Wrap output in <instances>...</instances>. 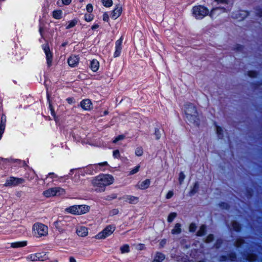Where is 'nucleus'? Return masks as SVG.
Returning <instances> with one entry per match:
<instances>
[{"label": "nucleus", "mask_w": 262, "mask_h": 262, "mask_svg": "<svg viewBox=\"0 0 262 262\" xmlns=\"http://www.w3.org/2000/svg\"><path fill=\"white\" fill-rule=\"evenodd\" d=\"M225 11V8L220 7L213 8L210 13L208 9L203 6H196L192 8V13L196 19H202L207 15H209L211 17L213 18L220 13Z\"/></svg>", "instance_id": "nucleus-1"}, {"label": "nucleus", "mask_w": 262, "mask_h": 262, "mask_svg": "<svg viewBox=\"0 0 262 262\" xmlns=\"http://www.w3.org/2000/svg\"><path fill=\"white\" fill-rule=\"evenodd\" d=\"M114 177L108 174H101L95 177L92 180V183L97 192L105 191L106 187L113 184Z\"/></svg>", "instance_id": "nucleus-2"}, {"label": "nucleus", "mask_w": 262, "mask_h": 262, "mask_svg": "<svg viewBox=\"0 0 262 262\" xmlns=\"http://www.w3.org/2000/svg\"><path fill=\"white\" fill-rule=\"evenodd\" d=\"M185 112L187 120L196 126L200 124V120L195 106L192 103H188L185 105Z\"/></svg>", "instance_id": "nucleus-3"}, {"label": "nucleus", "mask_w": 262, "mask_h": 262, "mask_svg": "<svg viewBox=\"0 0 262 262\" xmlns=\"http://www.w3.org/2000/svg\"><path fill=\"white\" fill-rule=\"evenodd\" d=\"M90 207L85 205H73L67 208L66 212L75 215H80L89 212Z\"/></svg>", "instance_id": "nucleus-4"}, {"label": "nucleus", "mask_w": 262, "mask_h": 262, "mask_svg": "<svg viewBox=\"0 0 262 262\" xmlns=\"http://www.w3.org/2000/svg\"><path fill=\"white\" fill-rule=\"evenodd\" d=\"M32 229L34 235L38 237L46 236L48 233V227L40 223H35Z\"/></svg>", "instance_id": "nucleus-5"}, {"label": "nucleus", "mask_w": 262, "mask_h": 262, "mask_svg": "<svg viewBox=\"0 0 262 262\" xmlns=\"http://www.w3.org/2000/svg\"><path fill=\"white\" fill-rule=\"evenodd\" d=\"M53 225L59 233H63L68 230V227L70 223H68V222L60 217L54 222Z\"/></svg>", "instance_id": "nucleus-6"}, {"label": "nucleus", "mask_w": 262, "mask_h": 262, "mask_svg": "<svg viewBox=\"0 0 262 262\" xmlns=\"http://www.w3.org/2000/svg\"><path fill=\"white\" fill-rule=\"evenodd\" d=\"M65 193L64 189L61 187H53L43 191V194L47 198H50L55 195H59Z\"/></svg>", "instance_id": "nucleus-7"}, {"label": "nucleus", "mask_w": 262, "mask_h": 262, "mask_svg": "<svg viewBox=\"0 0 262 262\" xmlns=\"http://www.w3.org/2000/svg\"><path fill=\"white\" fill-rule=\"evenodd\" d=\"M115 227L113 225L107 226L101 232L96 236L97 239H103L111 235L115 231Z\"/></svg>", "instance_id": "nucleus-8"}, {"label": "nucleus", "mask_w": 262, "mask_h": 262, "mask_svg": "<svg viewBox=\"0 0 262 262\" xmlns=\"http://www.w3.org/2000/svg\"><path fill=\"white\" fill-rule=\"evenodd\" d=\"M24 182L25 180L23 178L10 177L9 179L6 180L4 186L6 187H15Z\"/></svg>", "instance_id": "nucleus-9"}, {"label": "nucleus", "mask_w": 262, "mask_h": 262, "mask_svg": "<svg viewBox=\"0 0 262 262\" xmlns=\"http://www.w3.org/2000/svg\"><path fill=\"white\" fill-rule=\"evenodd\" d=\"M42 49L46 54V57L47 59V63L48 67H50L52 65L53 60V53L51 52L49 47L48 45H43Z\"/></svg>", "instance_id": "nucleus-10"}, {"label": "nucleus", "mask_w": 262, "mask_h": 262, "mask_svg": "<svg viewBox=\"0 0 262 262\" xmlns=\"http://www.w3.org/2000/svg\"><path fill=\"white\" fill-rule=\"evenodd\" d=\"M123 37L121 36L115 42V51L114 53V57H117L120 55L122 51V43Z\"/></svg>", "instance_id": "nucleus-11"}, {"label": "nucleus", "mask_w": 262, "mask_h": 262, "mask_svg": "<svg viewBox=\"0 0 262 262\" xmlns=\"http://www.w3.org/2000/svg\"><path fill=\"white\" fill-rule=\"evenodd\" d=\"M248 14L249 13L247 11L240 10L233 13L232 14V17L239 20H242L246 18Z\"/></svg>", "instance_id": "nucleus-12"}, {"label": "nucleus", "mask_w": 262, "mask_h": 262, "mask_svg": "<svg viewBox=\"0 0 262 262\" xmlns=\"http://www.w3.org/2000/svg\"><path fill=\"white\" fill-rule=\"evenodd\" d=\"M81 107L84 110L90 111L92 108V103L89 99L82 100L80 102Z\"/></svg>", "instance_id": "nucleus-13"}, {"label": "nucleus", "mask_w": 262, "mask_h": 262, "mask_svg": "<svg viewBox=\"0 0 262 262\" xmlns=\"http://www.w3.org/2000/svg\"><path fill=\"white\" fill-rule=\"evenodd\" d=\"M79 58L78 56H71L68 59V63L71 67H75L77 66L79 63Z\"/></svg>", "instance_id": "nucleus-14"}, {"label": "nucleus", "mask_w": 262, "mask_h": 262, "mask_svg": "<svg viewBox=\"0 0 262 262\" xmlns=\"http://www.w3.org/2000/svg\"><path fill=\"white\" fill-rule=\"evenodd\" d=\"M121 199H123L126 202H128L130 204H135L139 201V198L138 197L130 195H124L122 198L119 199V200Z\"/></svg>", "instance_id": "nucleus-15"}, {"label": "nucleus", "mask_w": 262, "mask_h": 262, "mask_svg": "<svg viewBox=\"0 0 262 262\" xmlns=\"http://www.w3.org/2000/svg\"><path fill=\"white\" fill-rule=\"evenodd\" d=\"M122 7L120 5H118L116 6L115 9L113 11L111 14V18L116 19H117L121 14Z\"/></svg>", "instance_id": "nucleus-16"}, {"label": "nucleus", "mask_w": 262, "mask_h": 262, "mask_svg": "<svg viewBox=\"0 0 262 262\" xmlns=\"http://www.w3.org/2000/svg\"><path fill=\"white\" fill-rule=\"evenodd\" d=\"M76 233L79 236H85L88 233V228L84 226H80L77 229Z\"/></svg>", "instance_id": "nucleus-17"}, {"label": "nucleus", "mask_w": 262, "mask_h": 262, "mask_svg": "<svg viewBox=\"0 0 262 262\" xmlns=\"http://www.w3.org/2000/svg\"><path fill=\"white\" fill-rule=\"evenodd\" d=\"M27 258L31 261L40 260H42V256H41V253H37L29 255Z\"/></svg>", "instance_id": "nucleus-18"}, {"label": "nucleus", "mask_w": 262, "mask_h": 262, "mask_svg": "<svg viewBox=\"0 0 262 262\" xmlns=\"http://www.w3.org/2000/svg\"><path fill=\"white\" fill-rule=\"evenodd\" d=\"M150 184V180L146 179L138 184V188L142 190H144L149 187Z\"/></svg>", "instance_id": "nucleus-19"}, {"label": "nucleus", "mask_w": 262, "mask_h": 262, "mask_svg": "<svg viewBox=\"0 0 262 262\" xmlns=\"http://www.w3.org/2000/svg\"><path fill=\"white\" fill-rule=\"evenodd\" d=\"M27 245V241H19L16 242L14 243H12L11 244V247L13 248H20L24 247Z\"/></svg>", "instance_id": "nucleus-20"}, {"label": "nucleus", "mask_w": 262, "mask_h": 262, "mask_svg": "<svg viewBox=\"0 0 262 262\" xmlns=\"http://www.w3.org/2000/svg\"><path fill=\"white\" fill-rule=\"evenodd\" d=\"M90 68L93 72L98 71L99 68V62L96 59L92 60L90 62Z\"/></svg>", "instance_id": "nucleus-21"}, {"label": "nucleus", "mask_w": 262, "mask_h": 262, "mask_svg": "<svg viewBox=\"0 0 262 262\" xmlns=\"http://www.w3.org/2000/svg\"><path fill=\"white\" fill-rule=\"evenodd\" d=\"M49 177H50V178H51L52 179H53V178H58V181L59 182H61L63 178H67V179H68V175L64 176V177H58V176L57 174H56L55 173H54V172H50V173H48V175L46 176V177L45 179L46 180Z\"/></svg>", "instance_id": "nucleus-22"}, {"label": "nucleus", "mask_w": 262, "mask_h": 262, "mask_svg": "<svg viewBox=\"0 0 262 262\" xmlns=\"http://www.w3.org/2000/svg\"><path fill=\"white\" fill-rule=\"evenodd\" d=\"M165 258V255L160 252H157L152 262H162Z\"/></svg>", "instance_id": "nucleus-23"}, {"label": "nucleus", "mask_w": 262, "mask_h": 262, "mask_svg": "<svg viewBox=\"0 0 262 262\" xmlns=\"http://www.w3.org/2000/svg\"><path fill=\"white\" fill-rule=\"evenodd\" d=\"M182 232L181 225L180 223H177L173 229L171 230V233L172 234H179Z\"/></svg>", "instance_id": "nucleus-24"}, {"label": "nucleus", "mask_w": 262, "mask_h": 262, "mask_svg": "<svg viewBox=\"0 0 262 262\" xmlns=\"http://www.w3.org/2000/svg\"><path fill=\"white\" fill-rule=\"evenodd\" d=\"M62 13L61 10H54L52 12V16L56 19H60L62 17Z\"/></svg>", "instance_id": "nucleus-25"}, {"label": "nucleus", "mask_w": 262, "mask_h": 262, "mask_svg": "<svg viewBox=\"0 0 262 262\" xmlns=\"http://www.w3.org/2000/svg\"><path fill=\"white\" fill-rule=\"evenodd\" d=\"M199 188V184L198 182H196L192 187V188L191 189L190 192H189V196H193L198 191Z\"/></svg>", "instance_id": "nucleus-26"}, {"label": "nucleus", "mask_w": 262, "mask_h": 262, "mask_svg": "<svg viewBox=\"0 0 262 262\" xmlns=\"http://www.w3.org/2000/svg\"><path fill=\"white\" fill-rule=\"evenodd\" d=\"M206 233V226L204 225H202L199 230L196 232V235L198 236H201Z\"/></svg>", "instance_id": "nucleus-27"}, {"label": "nucleus", "mask_w": 262, "mask_h": 262, "mask_svg": "<svg viewBox=\"0 0 262 262\" xmlns=\"http://www.w3.org/2000/svg\"><path fill=\"white\" fill-rule=\"evenodd\" d=\"M68 25L66 27L67 29H69L75 26L78 23V20L77 19H74L70 21H69Z\"/></svg>", "instance_id": "nucleus-28"}, {"label": "nucleus", "mask_w": 262, "mask_h": 262, "mask_svg": "<svg viewBox=\"0 0 262 262\" xmlns=\"http://www.w3.org/2000/svg\"><path fill=\"white\" fill-rule=\"evenodd\" d=\"M232 226L234 230L235 231H239L241 229L240 224L237 222L233 221L232 223Z\"/></svg>", "instance_id": "nucleus-29"}, {"label": "nucleus", "mask_w": 262, "mask_h": 262, "mask_svg": "<svg viewBox=\"0 0 262 262\" xmlns=\"http://www.w3.org/2000/svg\"><path fill=\"white\" fill-rule=\"evenodd\" d=\"M120 251L121 253H128L130 251L129 249V246L127 245H124L122 247H120Z\"/></svg>", "instance_id": "nucleus-30"}, {"label": "nucleus", "mask_w": 262, "mask_h": 262, "mask_svg": "<svg viewBox=\"0 0 262 262\" xmlns=\"http://www.w3.org/2000/svg\"><path fill=\"white\" fill-rule=\"evenodd\" d=\"M215 126H216V134H217L219 138L220 139H222L223 137V129L221 127L217 126L216 124H215Z\"/></svg>", "instance_id": "nucleus-31"}, {"label": "nucleus", "mask_w": 262, "mask_h": 262, "mask_svg": "<svg viewBox=\"0 0 262 262\" xmlns=\"http://www.w3.org/2000/svg\"><path fill=\"white\" fill-rule=\"evenodd\" d=\"M177 213L175 212L170 213L168 216V218H167L168 222L171 223L173 221L174 218L177 216Z\"/></svg>", "instance_id": "nucleus-32"}, {"label": "nucleus", "mask_w": 262, "mask_h": 262, "mask_svg": "<svg viewBox=\"0 0 262 262\" xmlns=\"http://www.w3.org/2000/svg\"><path fill=\"white\" fill-rule=\"evenodd\" d=\"M102 3L106 7H110L113 5L112 0H102Z\"/></svg>", "instance_id": "nucleus-33"}, {"label": "nucleus", "mask_w": 262, "mask_h": 262, "mask_svg": "<svg viewBox=\"0 0 262 262\" xmlns=\"http://www.w3.org/2000/svg\"><path fill=\"white\" fill-rule=\"evenodd\" d=\"M117 197V195L116 193H112L110 195H106L104 197V200L106 201H111L112 200L116 199Z\"/></svg>", "instance_id": "nucleus-34"}, {"label": "nucleus", "mask_w": 262, "mask_h": 262, "mask_svg": "<svg viewBox=\"0 0 262 262\" xmlns=\"http://www.w3.org/2000/svg\"><path fill=\"white\" fill-rule=\"evenodd\" d=\"M244 243L245 242L244 239L242 238H238L235 242V246L237 248H239L242 247V246L244 244Z\"/></svg>", "instance_id": "nucleus-35"}, {"label": "nucleus", "mask_w": 262, "mask_h": 262, "mask_svg": "<svg viewBox=\"0 0 262 262\" xmlns=\"http://www.w3.org/2000/svg\"><path fill=\"white\" fill-rule=\"evenodd\" d=\"M231 261H235L236 259V255L234 252H231L227 255V258Z\"/></svg>", "instance_id": "nucleus-36"}, {"label": "nucleus", "mask_w": 262, "mask_h": 262, "mask_svg": "<svg viewBox=\"0 0 262 262\" xmlns=\"http://www.w3.org/2000/svg\"><path fill=\"white\" fill-rule=\"evenodd\" d=\"M94 18V16L92 14H86L84 15V20L88 22L92 21Z\"/></svg>", "instance_id": "nucleus-37"}, {"label": "nucleus", "mask_w": 262, "mask_h": 262, "mask_svg": "<svg viewBox=\"0 0 262 262\" xmlns=\"http://www.w3.org/2000/svg\"><path fill=\"white\" fill-rule=\"evenodd\" d=\"M247 259L250 261H254L257 259V256L254 254H249L247 256Z\"/></svg>", "instance_id": "nucleus-38"}, {"label": "nucleus", "mask_w": 262, "mask_h": 262, "mask_svg": "<svg viewBox=\"0 0 262 262\" xmlns=\"http://www.w3.org/2000/svg\"><path fill=\"white\" fill-rule=\"evenodd\" d=\"M140 167V165L136 166L132 170L130 171L129 174L133 175L138 172L139 170Z\"/></svg>", "instance_id": "nucleus-39"}, {"label": "nucleus", "mask_w": 262, "mask_h": 262, "mask_svg": "<svg viewBox=\"0 0 262 262\" xmlns=\"http://www.w3.org/2000/svg\"><path fill=\"white\" fill-rule=\"evenodd\" d=\"M196 229V226L194 223H191L189 225V230L191 232H194Z\"/></svg>", "instance_id": "nucleus-40"}, {"label": "nucleus", "mask_w": 262, "mask_h": 262, "mask_svg": "<svg viewBox=\"0 0 262 262\" xmlns=\"http://www.w3.org/2000/svg\"><path fill=\"white\" fill-rule=\"evenodd\" d=\"M143 149L141 147H138L135 151L136 155L137 156H141L143 155Z\"/></svg>", "instance_id": "nucleus-41"}, {"label": "nucleus", "mask_w": 262, "mask_h": 262, "mask_svg": "<svg viewBox=\"0 0 262 262\" xmlns=\"http://www.w3.org/2000/svg\"><path fill=\"white\" fill-rule=\"evenodd\" d=\"M185 178V176L184 173L183 172H181L179 174V181L180 184H181L183 183Z\"/></svg>", "instance_id": "nucleus-42"}, {"label": "nucleus", "mask_w": 262, "mask_h": 262, "mask_svg": "<svg viewBox=\"0 0 262 262\" xmlns=\"http://www.w3.org/2000/svg\"><path fill=\"white\" fill-rule=\"evenodd\" d=\"M213 239H214L213 235L212 234H209L206 237V242L208 243H210L213 241Z\"/></svg>", "instance_id": "nucleus-43"}, {"label": "nucleus", "mask_w": 262, "mask_h": 262, "mask_svg": "<svg viewBox=\"0 0 262 262\" xmlns=\"http://www.w3.org/2000/svg\"><path fill=\"white\" fill-rule=\"evenodd\" d=\"M155 135L156 136V139L159 140L161 137V133L158 128H156L155 129Z\"/></svg>", "instance_id": "nucleus-44"}, {"label": "nucleus", "mask_w": 262, "mask_h": 262, "mask_svg": "<svg viewBox=\"0 0 262 262\" xmlns=\"http://www.w3.org/2000/svg\"><path fill=\"white\" fill-rule=\"evenodd\" d=\"M124 138V136L123 135H119L115 138L113 141V143H116L118 141L123 140Z\"/></svg>", "instance_id": "nucleus-45"}, {"label": "nucleus", "mask_w": 262, "mask_h": 262, "mask_svg": "<svg viewBox=\"0 0 262 262\" xmlns=\"http://www.w3.org/2000/svg\"><path fill=\"white\" fill-rule=\"evenodd\" d=\"M257 73L254 71H250L248 72V76L252 78H255L257 76Z\"/></svg>", "instance_id": "nucleus-46"}, {"label": "nucleus", "mask_w": 262, "mask_h": 262, "mask_svg": "<svg viewBox=\"0 0 262 262\" xmlns=\"http://www.w3.org/2000/svg\"><path fill=\"white\" fill-rule=\"evenodd\" d=\"M222 244V240L221 239H218L214 244V247L218 249L219 248Z\"/></svg>", "instance_id": "nucleus-47"}, {"label": "nucleus", "mask_w": 262, "mask_h": 262, "mask_svg": "<svg viewBox=\"0 0 262 262\" xmlns=\"http://www.w3.org/2000/svg\"><path fill=\"white\" fill-rule=\"evenodd\" d=\"M220 206L224 209H228L229 208V206L227 203L222 202L219 204Z\"/></svg>", "instance_id": "nucleus-48"}, {"label": "nucleus", "mask_w": 262, "mask_h": 262, "mask_svg": "<svg viewBox=\"0 0 262 262\" xmlns=\"http://www.w3.org/2000/svg\"><path fill=\"white\" fill-rule=\"evenodd\" d=\"M6 116L3 114L1 117V121L0 124L6 125Z\"/></svg>", "instance_id": "nucleus-49"}, {"label": "nucleus", "mask_w": 262, "mask_h": 262, "mask_svg": "<svg viewBox=\"0 0 262 262\" xmlns=\"http://www.w3.org/2000/svg\"><path fill=\"white\" fill-rule=\"evenodd\" d=\"M217 4H228V0H214Z\"/></svg>", "instance_id": "nucleus-50"}, {"label": "nucleus", "mask_w": 262, "mask_h": 262, "mask_svg": "<svg viewBox=\"0 0 262 262\" xmlns=\"http://www.w3.org/2000/svg\"><path fill=\"white\" fill-rule=\"evenodd\" d=\"M86 10L89 13H91L93 11V7L92 4H89L86 6Z\"/></svg>", "instance_id": "nucleus-51"}, {"label": "nucleus", "mask_w": 262, "mask_h": 262, "mask_svg": "<svg viewBox=\"0 0 262 262\" xmlns=\"http://www.w3.org/2000/svg\"><path fill=\"white\" fill-rule=\"evenodd\" d=\"M120 156V152L118 149L113 151V157L115 158H118Z\"/></svg>", "instance_id": "nucleus-52"}, {"label": "nucleus", "mask_w": 262, "mask_h": 262, "mask_svg": "<svg viewBox=\"0 0 262 262\" xmlns=\"http://www.w3.org/2000/svg\"><path fill=\"white\" fill-rule=\"evenodd\" d=\"M103 20L106 22H108L109 20V16L106 12H105L103 15Z\"/></svg>", "instance_id": "nucleus-53"}, {"label": "nucleus", "mask_w": 262, "mask_h": 262, "mask_svg": "<svg viewBox=\"0 0 262 262\" xmlns=\"http://www.w3.org/2000/svg\"><path fill=\"white\" fill-rule=\"evenodd\" d=\"M173 195V192L172 191H169L167 193L166 198L167 199H170L172 196Z\"/></svg>", "instance_id": "nucleus-54"}, {"label": "nucleus", "mask_w": 262, "mask_h": 262, "mask_svg": "<svg viewBox=\"0 0 262 262\" xmlns=\"http://www.w3.org/2000/svg\"><path fill=\"white\" fill-rule=\"evenodd\" d=\"M244 47L240 45H237L235 48V50L237 51H242L243 50Z\"/></svg>", "instance_id": "nucleus-55"}, {"label": "nucleus", "mask_w": 262, "mask_h": 262, "mask_svg": "<svg viewBox=\"0 0 262 262\" xmlns=\"http://www.w3.org/2000/svg\"><path fill=\"white\" fill-rule=\"evenodd\" d=\"M256 14L258 16L262 17V8L261 9H256Z\"/></svg>", "instance_id": "nucleus-56"}, {"label": "nucleus", "mask_w": 262, "mask_h": 262, "mask_svg": "<svg viewBox=\"0 0 262 262\" xmlns=\"http://www.w3.org/2000/svg\"><path fill=\"white\" fill-rule=\"evenodd\" d=\"M227 256L225 255H222L219 258V261H225L227 260Z\"/></svg>", "instance_id": "nucleus-57"}, {"label": "nucleus", "mask_w": 262, "mask_h": 262, "mask_svg": "<svg viewBox=\"0 0 262 262\" xmlns=\"http://www.w3.org/2000/svg\"><path fill=\"white\" fill-rule=\"evenodd\" d=\"M6 125L0 124V133H4Z\"/></svg>", "instance_id": "nucleus-58"}, {"label": "nucleus", "mask_w": 262, "mask_h": 262, "mask_svg": "<svg viewBox=\"0 0 262 262\" xmlns=\"http://www.w3.org/2000/svg\"><path fill=\"white\" fill-rule=\"evenodd\" d=\"M72 0H62V3L65 5H68L71 3Z\"/></svg>", "instance_id": "nucleus-59"}, {"label": "nucleus", "mask_w": 262, "mask_h": 262, "mask_svg": "<svg viewBox=\"0 0 262 262\" xmlns=\"http://www.w3.org/2000/svg\"><path fill=\"white\" fill-rule=\"evenodd\" d=\"M119 213V210L117 209H114L111 211V214L112 215H116Z\"/></svg>", "instance_id": "nucleus-60"}, {"label": "nucleus", "mask_w": 262, "mask_h": 262, "mask_svg": "<svg viewBox=\"0 0 262 262\" xmlns=\"http://www.w3.org/2000/svg\"><path fill=\"white\" fill-rule=\"evenodd\" d=\"M98 165L100 166H107L108 165V164H107V162H104L99 163Z\"/></svg>", "instance_id": "nucleus-61"}, {"label": "nucleus", "mask_w": 262, "mask_h": 262, "mask_svg": "<svg viewBox=\"0 0 262 262\" xmlns=\"http://www.w3.org/2000/svg\"><path fill=\"white\" fill-rule=\"evenodd\" d=\"M99 28V25L98 24H95L92 26V30H96V29Z\"/></svg>", "instance_id": "nucleus-62"}, {"label": "nucleus", "mask_w": 262, "mask_h": 262, "mask_svg": "<svg viewBox=\"0 0 262 262\" xmlns=\"http://www.w3.org/2000/svg\"><path fill=\"white\" fill-rule=\"evenodd\" d=\"M69 261L70 262H76V260L73 257L71 256L69 258Z\"/></svg>", "instance_id": "nucleus-63"}, {"label": "nucleus", "mask_w": 262, "mask_h": 262, "mask_svg": "<svg viewBox=\"0 0 262 262\" xmlns=\"http://www.w3.org/2000/svg\"><path fill=\"white\" fill-rule=\"evenodd\" d=\"M67 101H68L69 103H71L72 102V98H67Z\"/></svg>", "instance_id": "nucleus-64"}]
</instances>
